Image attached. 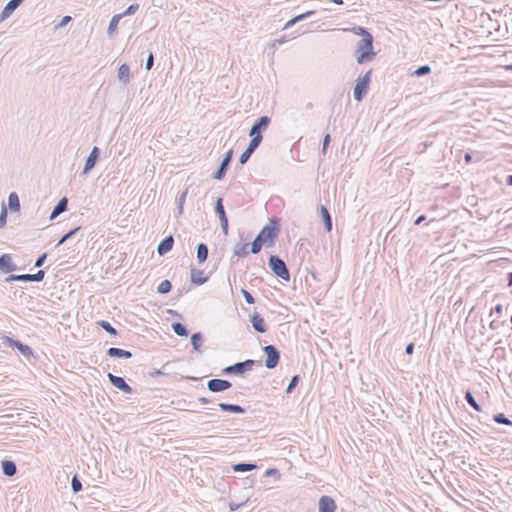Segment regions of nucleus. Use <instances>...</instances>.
Returning <instances> with one entry per match:
<instances>
[{"label":"nucleus","instance_id":"nucleus-1","mask_svg":"<svg viewBox=\"0 0 512 512\" xmlns=\"http://www.w3.org/2000/svg\"><path fill=\"white\" fill-rule=\"evenodd\" d=\"M355 56L358 64L373 60L375 52L373 50V36L362 38L357 44Z\"/></svg>","mask_w":512,"mask_h":512},{"label":"nucleus","instance_id":"nucleus-2","mask_svg":"<svg viewBox=\"0 0 512 512\" xmlns=\"http://www.w3.org/2000/svg\"><path fill=\"white\" fill-rule=\"evenodd\" d=\"M279 232L278 223L275 220H271L269 224L264 226L256 238L261 241L263 245L271 247L274 245L275 238Z\"/></svg>","mask_w":512,"mask_h":512},{"label":"nucleus","instance_id":"nucleus-3","mask_svg":"<svg viewBox=\"0 0 512 512\" xmlns=\"http://www.w3.org/2000/svg\"><path fill=\"white\" fill-rule=\"evenodd\" d=\"M371 80V70L367 71L365 75L360 77L354 87V97L357 101H361L366 95Z\"/></svg>","mask_w":512,"mask_h":512},{"label":"nucleus","instance_id":"nucleus-4","mask_svg":"<svg viewBox=\"0 0 512 512\" xmlns=\"http://www.w3.org/2000/svg\"><path fill=\"white\" fill-rule=\"evenodd\" d=\"M269 264L273 272L283 280L288 281L290 279V273L286 268L285 263L276 256H271L269 259Z\"/></svg>","mask_w":512,"mask_h":512},{"label":"nucleus","instance_id":"nucleus-5","mask_svg":"<svg viewBox=\"0 0 512 512\" xmlns=\"http://www.w3.org/2000/svg\"><path fill=\"white\" fill-rule=\"evenodd\" d=\"M269 122L270 118L267 116H263L259 119V121L256 124L252 126L250 130L249 135L252 137V139L259 137V144L262 141L261 131L265 130L268 127Z\"/></svg>","mask_w":512,"mask_h":512},{"label":"nucleus","instance_id":"nucleus-6","mask_svg":"<svg viewBox=\"0 0 512 512\" xmlns=\"http://www.w3.org/2000/svg\"><path fill=\"white\" fill-rule=\"evenodd\" d=\"M264 352L267 355V359L265 361L266 367L269 369L276 367L280 358L277 349L272 345H268L264 348Z\"/></svg>","mask_w":512,"mask_h":512},{"label":"nucleus","instance_id":"nucleus-7","mask_svg":"<svg viewBox=\"0 0 512 512\" xmlns=\"http://www.w3.org/2000/svg\"><path fill=\"white\" fill-rule=\"evenodd\" d=\"M254 364L253 360H246L245 362L237 363L224 369L225 373H239L242 374L251 370Z\"/></svg>","mask_w":512,"mask_h":512},{"label":"nucleus","instance_id":"nucleus-8","mask_svg":"<svg viewBox=\"0 0 512 512\" xmlns=\"http://www.w3.org/2000/svg\"><path fill=\"white\" fill-rule=\"evenodd\" d=\"M208 389L212 392L224 391L231 387V383L227 380L212 379L207 384Z\"/></svg>","mask_w":512,"mask_h":512},{"label":"nucleus","instance_id":"nucleus-9","mask_svg":"<svg viewBox=\"0 0 512 512\" xmlns=\"http://www.w3.org/2000/svg\"><path fill=\"white\" fill-rule=\"evenodd\" d=\"M215 209L219 216L223 232H224V234H227L228 233V219H227L221 198H219L217 200Z\"/></svg>","mask_w":512,"mask_h":512},{"label":"nucleus","instance_id":"nucleus-10","mask_svg":"<svg viewBox=\"0 0 512 512\" xmlns=\"http://www.w3.org/2000/svg\"><path fill=\"white\" fill-rule=\"evenodd\" d=\"M335 501L329 496H322L319 500V512H335Z\"/></svg>","mask_w":512,"mask_h":512},{"label":"nucleus","instance_id":"nucleus-11","mask_svg":"<svg viewBox=\"0 0 512 512\" xmlns=\"http://www.w3.org/2000/svg\"><path fill=\"white\" fill-rule=\"evenodd\" d=\"M108 378L116 388L120 389L125 393H131V387L125 382V380L122 377L115 376L112 373H109Z\"/></svg>","mask_w":512,"mask_h":512},{"label":"nucleus","instance_id":"nucleus-12","mask_svg":"<svg viewBox=\"0 0 512 512\" xmlns=\"http://www.w3.org/2000/svg\"><path fill=\"white\" fill-rule=\"evenodd\" d=\"M5 342L8 343L11 347L17 348L25 356L33 355L32 349L29 346L24 345L16 340H13L10 337H6Z\"/></svg>","mask_w":512,"mask_h":512},{"label":"nucleus","instance_id":"nucleus-13","mask_svg":"<svg viewBox=\"0 0 512 512\" xmlns=\"http://www.w3.org/2000/svg\"><path fill=\"white\" fill-rule=\"evenodd\" d=\"M0 269L6 273L16 269L12 257L9 254H4L0 257Z\"/></svg>","mask_w":512,"mask_h":512},{"label":"nucleus","instance_id":"nucleus-14","mask_svg":"<svg viewBox=\"0 0 512 512\" xmlns=\"http://www.w3.org/2000/svg\"><path fill=\"white\" fill-rule=\"evenodd\" d=\"M259 146V137H256L255 139H252L248 148L241 154L240 156V163L244 164L248 161L251 154L254 152V150Z\"/></svg>","mask_w":512,"mask_h":512},{"label":"nucleus","instance_id":"nucleus-15","mask_svg":"<svg viewBox=\"0 0 512 512\" xmlns=\"http://www.w3.org/2000/svg\"><path fill=\"white\" fill-rule=\"evenodd\" d=\"M22 1L23 0H10L1 12V20L8 18L13 13V11L22 3Z\"/></svg>","mask_w":512,"mask_h":512},{"label":"nucleus","instance_id":"nucleus-16","mask_svg":"<svg viewBox=\"0 0 512 512\" xmlns=\"http://www.w3.org/2000/svg\"><path fill=\"white\" fill-rule=\"evenodd\" d=\"M251 322H252L253 328L256 331H258L260 333L266 332L265 321H264V319L258 313H254L251 316Z\"/></svg>","mask_w":512,"mask_h":512},{"label":"nucleus","instance_id":"nucleus-17","mask_svg":"<svg viewBox=\"0 0 512 512\" xmlns=\"http://www.w3.org/2000/svg\"><path fill=\"white\" fill-rule=\"evenodd\" d=\"M174 244V239L172 236H169L165 238L159 245H158V253L160 255H164L167 252H169Z\"/></svg>","mask_w":512,"mask_h":512},{"label":"nucleus","instance_id":"nucleus-18","mask_svg":"<svg viewBox=\"0 0 512 512\" xmlns=\"http://www.w3.org/2000/svg\"><path fill=\"white\" fill-rule=\"evenodd\" d=\"M98 157V148L94 147L92 152L90 153L89 157L86 160L85 167H84V173H87L89 170H91L96 163Z\"/></svg>","mask_w":512,"mask_h":512},{"label":"nucleus","instance_id":"nucleus-19","mask_svg":"<svg viewBox=\"0 0 512 512\" xmlns=\"http://www.w3.org/2000/svg\"><path fill=\"white\" fill-rule=\"evenodd\" d=\"M108 355L111 357H123V358H130L132 356L131 352L127 350H123L120 348H110L107 351Z\"/></svg>","mask_w":512,"mask_h":512},{"label":"nucleus","instance_id":"nucleus-20","mask_svg":"<svg viewBox=\"0 0 512 512\" xmlns=\"http://www.w3.org/2000/svg\"><path fill=\"white\" fill-rule=\"evenodd\" d=\"M8 205L11 210L18 212L20 210L19 197L15 192H12L8 197Z\"/></svg>","mask_w":512,"mask_h":512},{"label":"nucleus","instance_id":"nucleus-21","mask_svg":"<svg viewBox=\"0 0 512 512\" xmlns=\"http://www.w3.org/2000/svg\"><path fill=\"white\" fill-rule=\"evenodd\" d=\"M320 213L325 223V228L327 232H330L332 229V222L328 209L325 206H321Z\"/></svg>","mask_w":512,"mask_h":512},{"label":"nucleus","instance_id":"nucleus-22","mask_svg":"<svg viewBox=\"0 0 512 512\" xmlns=\"http://www.w3.org/2000/svg\"><path fill=\"white\" fill-rule=\"evenodd\" d=\"M2 470L5 475L13 476L16 473V465L12 461H3L2 462Z\"/></svg>","mask_w":512,"mask_h":512},{"label":"nucleus","instance_id":"nucleus-23","mask_svg":"<svg viewBox=\"0 0 512 512\" xmlns=\"http://www.w3.org/2000/svg\"><path fill=\"white\" fill-rule=\"evenodd\" d=\"M118 77L123 82L127 83L130 78V69L127 64H122L118 70Z\"/></svg>","mask_w":512,"mask_h":512},{"label":"nucleus","instance_id":"nucleus-24","mask_svg":"<svg viewBox=\"0 0 512 512\" xmlns=\"http://www.w3.org/2000/svg\"><path fill=\"white\" fill-rule=\"evenodd\" d=\"M67 208V199L66 198H62L58 204L56 205V207L54 208L52 214H51V218H55L57 217L60 213L64 212Z\"/></svg>","mask_w":512,"mask_h":512},{"label":"nucleus","instance_id":"nucleus-25","mask_svg":"<svg viewBox=\"0 0 512 512\" xmlns=\"http://www.w3.org/2000/svg\"><path fill=\"white\" fill-rule=\"evenodd\" d=\"M208 257V248L205 244H199L197 248V258L200 263L206 261Z\"/></svg>","mask_w":512,"mask_h":512},{"label":"nucleus","instance_id":"nucleus-26","mask_svg":"<svg viewBox=\"0 0 512 512\" xmlns=\"http://www.w3.org/2000/svg\"><path fill=\"white\" fill-rule=\"evenodd\" d=\"M249 252L250 251L248 250V244L247 243L238 244L234 248V254L239 256V257L247 256L249 254Z\"/></svg>","mask_w":512,"mask_h":512},{"label":"nucleus","instance_id":"nucleus-27","mask_svg":"<svg viewBox=\"0 0 512 512\" xmlns=\"http://www.w3.org/2000/svg\"><path fill=\"white\" fill-rule=\"evenodd\" d=\"M122 18V15L120 14H117V15H114L109 23V28H108V31L110 34L114 33L117 28H118V23L120 21V19Z\"/></svg>","mask_w":512,"mask_h":512},{"label":"nucleus","instance_id":"nucleus-28","mask_svg":"<svg viewBox=\"0 0 512 512\" xmlns=\"http://www.w3.org/2000/svg\"><path fill=\"white\" fill-rule=\"evenodd\" d=\"M191 280L195 284H202L206 281V278L203 277V272L192 271L191 272Z\"/></svg>","mask_w":512,"mask_h":512},{"label":"nucleus","instance_id":"nucleus-29","mask_svg":"<svg viewBox=\"0 0 512 512\" xmlns=\"http://www.w3.org/2000/svg\"><path fill=\"white\" fill-rule=\"evenodd\" d=\"M219 407L223 411H231V412H236V413L242 412V408L238 405L220 403Z\"/></svg>","mask_w":512,"mask_h":512},{"label":"nucleus","instance_id":"nucleus-30","mask_svg":"<svg viewBox=\"0 0 512 512\" xmlns=\"http://www.w3.org/2000/svg\"><path fill=\"white\" fill-rule=\"evenodd\" d=\"M7 281H33L32 274L10 275Z\"/></svg>","mask_w":512,"mask_h":512},{"label":"nucleus","instance_id":"nucleus-31","mask_svg":"<svg viewBox=\"0 0 512 512\" xmlns=\"http://www.w3.org/2000/svg\"><path fill=\"white\" fill-rule=\"evenodd\" d=\"M313 13H314L313 11H308V12H306V13L300 14V15H298V16H296V17L292 18L291 20H289V21L286 23V26H285V27H286V28H287V27H290V26L294 25L296 22H298V21H300V20H302V19H304V18H306V17H308V16L312 15Z\"/></svg>","mask_w":512,"mask_h":512},{"label":"nucleus","instance_id":"nucleus-32","mask_svg":"<svg viewBox=\"0 0 512 512\" xmlns=\"http://www.w3.org/2000/svg\"><path fill=\"white\" fill-rule=\"evenodd\" d=\"M465 398L467 400V402L471 405V407L475 410V411H481V408L480 406L478 405V403L476 402V400L474 399V397L472 396L471 392L470 391H467L466 394H465Z\"/></svg>","mask_w":512,"mask_h":512},{"label":"nucleus","instance_id":"nucleus-33","mask_svg":"<svg viewBox=\"0 0 512 512\" xmlns=\"http://www.w3.org/2000/svg\"><path fill=\"white\" fill-rule=\"evenodd\" d=\"M171 287H172V285H171L170 281L169 280H164V281H162L159 284L157 290H158L159 293L165 294V293H168L171 290Z\"/></svg>","mask_w":512,"mask_h":512},{"label":"nucleus","instance_id":"nucleus-34","mask_svg":"<svg viewBox=\"0 0 512 512\" xmlns=\"http://www.w3.org/2000/svg\"><path fill=\"white\" fill-rule=\"evenodd\" d=\"M98 325L101 326L105 331H107L111 335H116L117 331L111 324L107 321L101 320L98 322Z\"/></svg>","mask_w":512,"mask_h":512},{"label":"nucleus","instance_id":"nucleus-35","mask_svg":"<svg viewBox=\"0 0 512 512\" xmlns=\"http://www.w3.org/2000/svg\"><path fill=\"white\" fill-rule=\"evenodd\" d=\"M352 33L355 35L361 36L362 38H366L367 36H371V33H369L366 29L363 27L357 26L350 29Z\"/></svg>","mask_w":512,"mask_h":512},{"label":"nucleus","instance_id":"nucleus-36","mask_svg":"<svg viewBox=\"0 0 512 512\" xmlns=\"http://www.w3.org/2000/svg\"><path fill=\"white\" fill-rule=\"evenodd\" d=\"M173 330L179 336H187V334H188L185 326L182 325L181 323H174Z\"/></svg>","mask_w":512,"mask_h":512},{"label":"nucleus","instance_id":"nucleus-37","mask_svg":"<svg viewBox=\"0 0 512 512\" xmlns=\"http://www.w3.org/2000/svg\"><path fill=\"white\" fill-rule=\"evenodd\" d=\"M256 468L254 464H237L234 466V470L238 472L250 471Z\"/></svg>","mask_w":512,"mask_h":512},{"label":"nucleus","instance_id":"nucleus-38","mask_svg":"<svg viewBox=\"0 0 512 512\" xmlns=\"http://www.w3.org/2000/svg\"><path fill=\"white\" fill-rule=\"evenodd\" d=\"M201 335L199 333L193 334L191 337V343L195 350H199L201 346Z\"/></svg>","mask_w":512,"mask_h":512},{"label":"nucleus","instance_id":"nucleus-39","mask_svg":"<svg viewBox=\"0 0 512 512\" xmlns=\"http://www.w3.org/2000/svg\"><path fill=\"white\" fill-rule=\"evenodd\" d=\"M494 421L499 424L512 425V422L507 419L503 414H497L494 416Z\"/></svg>","mask_w":512,"mask_h":512},{"label":"nucleus","instance_id":"nucleus-40","mask_svg":"<svg viewBox=\"0 0 512 512\" xmlns=\"http://www.w3.org/2000/svg\"><path fill=\"white\" fill-rule=\"evenodd\" d=\"M262 246H264V245L261 243V241H259V239H258V238H256V239L253 241L252 245H251V250H250V252H252V253L256 254V253L260 252V250H261Z\"/></svg>","mask_w":512,"mask_h":512},{"label":"nucleus","instance_id":"nucleus-41","mask_svg":"<svg viewBox=\"0 0 512 512\" xmlns=\"http://www.w3.org/2000/svg\"><path fill=\"white\" fill-rule=\"evenodd\" d=\"M138 8H139L138 4H132L120 15H122V17L132 15L138 10Z\"/></svg>","mask_w":512,"mask_h":512},{"label":"nucleus","instance_id":"nucleus-42","mask_svg":"<svg viewBox=\"0 0 512 512\" xmlns=\"http://www.w3.org/2000/svg\"><path fill=\"white\" fill-rule=\"evenodd\" d=\"M430 71H431L430 67H429V66H427V65H425V66H421V67H419L418 69H416V70L414 71V74H415L416 76H421V75H424V74H428V73H430Z\"/></svg>","mask_w":512,"mask_h":512},{"label":"nucleus","instance_id":"nucleus-43","mask_svg":"<svg viewBox=\"0 0 512 512\" xmlns=\"http://www.w3.org/2000/svg\"><path fill=\"white\" fill-rule=\"evenodd\" d=\"M242 295L244 296L247 303H249V304L255 303L254 297L247 290L242 289Z\"/></svg>","mask_w":512,"mask_h":512},{"label":"nucleus","instance_id":"nucleus-44","mask_svg":"<svg viewBox=\"0 0 512 512\" xmlns=\"http://www.w3.org/2000/svg\"><path fill=\"white\" fill-rule=\"evenodd\" d=\"M81 488H82L81 482L76 477H74L72 479V489H73V491L74 492H78V491L81 490Z\"/></svg>","mask_w":512,"mask_h":512},{"label":"nucleus","instance_id":"nucleus-45","mask_svg":"<svg viewBox=\"0 0 512 512\" xmlns=\"http://www.w3.org/2000/svg\"><path fill=\"white\" fill-rule=\"evenodd\" d=\"M228 165H224V163L221 164V167L220 169L217 171V173L215 174V178L216 179H222L224 174H225V171H226V168H227Z\"/></svg>","mask_w":512,"mask_h":512},{"label":"nucleus","instance_id":"nucleus-46","mask_svg":"<svg viewBox=\"0 0 512 512\" xmlns=\"http://www.w3.org/2000/svg\"><path fill=\"white\" fill-rule=\"evenodd\" d=\"M228 165H224V163L221 164V167L220 169L217 171V173L215 174V178L216 179H222L224 174H225V171H226V168H227Z\"/></svg>","mask_w":512,"mask_h":512},{"label":"nucleus","instance_id":"nucleus-47","mask_svg":"<svg viewBox=\"0 0 512 512\" xmlns=\"http://www.w3.org/2000/svg\"><path fill=\"white\" fill-rule=\"evenodd\" d=\"M228 165H224V163L221 164V167L220 169L217 171V173L215 174V178L216 179H222L224 174H225V171H226V168H227Z\"/></svg>","mask_w":512,"mask_h":512},{"label":"nucleus","instance_id":"nucleus-48","mask_svg":"<svg viewBox=\"0 0 512 512\" xmlns=\"http://www.w3.org/2000/svg\"><path fill=\"white\" fill-rule=\"evenodd\" d=\"M6 217H7V209L3 207L1 214H0V227H3L6 223Z\"/></svg>","mask_w":512,"mask_h":512},{"label":"nucleus","instance_id":"nucleus-49","mask_svg":"<svg viewBox=\"0 0 512 512\" xmlns=\"http://www.w3.org/2000/svg\"><path fill=\"white\" fill-rule=\"evenodd\" d=\"M298 380H299V376H297V375L292 378L290 384L287 387L288 393H290L292 391V389L296 386V384L298 383Z\"/></svg>","mask_w":512,"mask_h":512},{"label":"nucleus","instance_id":"nucleus-50","mask_svg":"<svg viewBox=\"0 0 512 512\" xmlns=\"http://www.w3.org/2000/svg\"><path fill=\"white\" fill-rule=\"evenodd\" d=\"M44 271L39 270L36 274H32L33 281H41L44 278Z\"/></svg>","mask_w":512,"mask_h":512},{"label":"nucleus","instance_id":"nucleus-51","mask_svg":"<svg viewBox=\"0 0 512 512\" xmlns=\"http://www.w3.org/2000/svg\"><path fill=\"white\" fill-rule=\"evenodd\" d=\"M232 155H233V151H232V150H229V151L226 153V155H225V157H224V159H223L222 163H224V165H229V163H230V161H231V159H232Z\"/></svg>","mask_w":512,"mask_h":512},{"label":"nucleus","instance_id":"nucleus-52","mask_svg":"<svg viewBox=\"0 0 512 512\" xmlns=\"http://www.w3.org/2000/svg\"><path fill=\"white\" fill-rule=\"evenodd\" d=\"M152 65H153V55H152V53H150L148 56L147 62H146V69L150 70L152 68Z\"/></svg>","mask_w":512,"mask_h":512},{"label":"nucleus","instance_id":"nucleus-53","mask_svg":"<svg viewBox=\"0 0 512 512\" xmlns=\"http://www.w3.org/2000/svg\"><path fill=\"white\" fill-rule=\"evenodd\" d=\"M330 143V135L329 134H326L325 137H324V141H323V152L325 153L326 149H327V146L329 145Z\"/></svg>","mask_w":512,"mask_h":512},{"label":"nucleus","instance_id":"nucleus-54","mask_svg":"<svg viewBox=\"0 0 512 512\" xmlns=\"http://www.w3.org/2000/svg\"><path fill=\"white\" fill-rule=\"evenodd\" d=\"M45 259H46V254H43L42 256H40L38 258V260L35 263V266L40 267L43 264Z\"/></svg>","mask_w":512,"mask_h":512},{"label":"nucleus","instance_id":"nucleus-55","mask_svg":"<svg viewBox=\"0 0 512 512\" xmlns=\"http://www.w3.org/2000/svg\"><path fill=\"white\" fill-rule=\"evenodd\" d=\"M70 20H71L70 16L63 17V19L61 20L60 26L66 25Z\"/></svg>","mask_w":512,"mask_h":512},{"label":"nucleus","instance_id":"nucleus-56","mask_svg":"<svg viewBox=\"0 0 512 512\" xmlns=\"http://www.w3.org/2000/svg\"><path fill=\"white\" fill-rule=\"evenodd\" d=\"M413 349H414V346L412 343L408 344L407 347H406V353L407 354H412L413 353Z\"/></svg>","mask_w":512,"mask_h":512},{"label":"nucleus","instance_id":"nucleus-57","mask_svg":"<svg viewBox=\"0 0 512 512\" xmlns=\"http://www.w3.org/2000/svg\"><path fill=\"white\" fill-rule=\"evenodd\" d=\"M73 231L67 233L66 235H64L62 237V239L59 241V244H62L64 241H66L71 235H72Z\"/></svg>","mask_w":512,"mask_h":512},{"label":"nucleus","instance_id":"nucleus-58","mask_svg":"<svg viewBox=\"0 0 512 512\" xmlns=\"http://www.w3.org/2000/svg\"><path fill=\"white\" fill-rule=\"evenodd\" d=\"M471 161H472V156H471V154L467 153L465 155V162L470 163Z\"/></svg>","mask_w":512,"mask_h":512},{"label":"nucleus","instance_id":"nucleus-59","mask_svg":"<svg viewBox=\"0 0 512 512\" xmlns=\"http://www.w3.org/2000/svg\"><path fill=\"white\" fill-rule=\"evenodd\" d=\"M424 218H425V217H424L423 215H422V216H419V217L415 220V225L420 224V223L424 220Z\"/></svg>","mask_w":512,"mask_h":512},{"label":"nucleus","instance_id":"nucleus-60","mask_svg":"<svg viewBox=\"0 0 512 512\" xmlns=\"http://www.w3.org/2000/svg\"><path fill=\"white\" fill-rule=\"evenodd\" d=\"M507 184H508V185H510V186H512V175H509V176L507 177Z\"/></svg>","mask_w":512,"mask_h":512},{"label":"nucleus","instance_id":"nucleus-61","mask_svg":"<svg viewBox=\"0 0 512 512\" xmlns=\"http://www.w3.org/2000/svg\"><path fill=\"white\" fill-rule=\"evenodd\" d=\"M495 309H496L497 313H501L502 312V306L501 305L496 306Z\"/></svg>","mask_w":512,"mask_h":512},{"label":"nucleus","instance_id":"nucleus-62","mask_svg":"<svg viewBox=\"0 0 512 512\" xmlns=\"http://www.w3.org/2000/svg\"><path fill=\"white\" fill-rule=\"evenodd\" d=\"M331 2H333V3H335V4H338V5L343 4V1H342V0H331Z\"/></svg>","mask_w":512,"mask_h":512},{"label":"nucleus","instance_id":"nucleus-63","mask_svg":"<svg viewBox=\"0 0 512 512\" xmlns=\"http://www.w3.org/2000/svg\"><path fill=\"white\" fill-rule=\"evenodd\" d=\"M275 471H276V470H274V469H270V470H268V471L266 472V474H267V475H270V474H273V472H275Z\"/></svg>","mask_w":512,"mask_h":512},{"label":"nucleus","instance_id":"nucleus-64","mask_svg":"<svg viewBox=\"0 0 512 512\" xmlns=\"http://www.w3.org/2000/svg\"><path fill=\"white\" fill-rule=\"evenodd\" d=\"M509 285H512V273L509 274Z\"/></svg>","mask_w":512,"mask_h":512}]
</instances>
